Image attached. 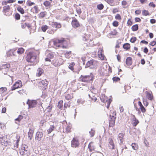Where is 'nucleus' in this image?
I'll list each match as a JSON object with an SVG mask.
<instances>
[{
  "mask_svg": "<svg viewBox=\"0 0 156 156\" xmlns=\"http://www.w3.org/2000/svg\"><path fill=\"white\" fill-rule=\"evenodd\" d=\"M115 18L116 19L118 20H121V16L119 14H117L115 16Z\"/></svg>",
  "mask_w": 156,
  "mask_h": 156,
  "instance_id": "nucleus-51",
  "label": "nucleus"
},
{
  "mask_svg": "<svg viewBox=\"0 0 156 156\" xmlns=\"http://www.w3.org/2000/svg\"><path fill=\"white\" fill-rule=\"evenodd\" d=\"M63 101L62 100L60 101L58 103V108L61 109L62 108L63 106Z\"/></svg>",
  "mask_w": 156,
  "mask_h": 156,
  "instance_id": "nucleus-30",
  "label": "nucleus"
},
{
  "mask_svg": "<svg viewBox=\"0 0 156 156\" xmlns=\"http://www.w3.org/2000/svg\"><path fill=\"white\" fill-rule=\"evenodd\" d=\"M150 23L152 24L155 23L156 22V20L154 19H151L150 21Z\"/></svg>",
  "mask_w": 156,
  "mask_h": 156,
  "instance_id": "nucleus-64",
  "label": "nucleus"
},
{
  "mask_svg": "<svg viewBox=\"0 0 156 156\" xmlns=\"http://www.w3.org/2000/svg\"><path fill=\"white\" fill-rule=\"evenodd\" d=\"M90 134V137H93L95 134V131L92 129H91V131L89 132Z\"/></svg>",
  "mask_w": 156,
  "mask_h": 156,
  "instance_id": "nucleus-38",
  "label": "nucleus"
},
{
  "mask_svg": "<svg viewBox=\"0 0 156 156\" xmlns=\"http://www.w3.org/2000/svg\"><path fill=\"white\" fill-rule=\"evenodd\" d=\"M10 67V65L9 64H2L0 67V70H2L5 69H6L7 70H9Z\"/></svg>",
  "mask_w": 156,
  "mask_h": 156,
  "instance_id": "nucleus-12",
  "label": "nucleus"
},
{
  "mask_svg": "<svg viewBox=\"0 0 156 156\" xmlns=\"http://www.w3.org/2000/svg\"><path fill=\"white\" fill-rule=\"evenodd\" d=\"M47 56L50 59H51L53 58L54 55L52 53H50L48 54Z\"/></svg>",
  "mask_w": 156,
  "mask_h": 156,
  "instance_id": "nucleus-49",
  "label": "nucleus"
},
{
  "mask_svg": "<svg viewBox=\"0 0 156 156\" xmlns=\"http://www.w3.org/2000/svg\"><path fill=\"white\" fill-rule=\"evenodd\" d=\"M2 145L5 146H7L8 145H11V143L10 142H9V141H8V140H7V142L5 143L4 144L3 143Z\"/></svg>",
  "mask_w": 156,
  "mask_h": 156,
  "instance_id": "nucleus-52",
  "label": "nucleus"
},
{
  "mask_svg": "<svg viewBox=\"0 0 156 156\" xmlns=\"http://www.w3.org/2000/svg\"><path fill=\"white\" fill-rule=\"evenodd\" d=\"M71 144L72 147H78L79 145L78 140L74 138L71 141Z\"/></svg>",
  "mask_w": 156,
  "mask_h": 156,
  "instance_id": "nucleus-8",
  "label": "nucleus"
},
{
  "mask_svg": "<svg viewBox=\"0 0 156 156\" xmlns=\"http://www.w3.org/2000/svg\"><path fill=\"white\" fill-rule=\"evenodd\" d=\"M108 140L109 141V148L111 149H115V147L112 139L111 138H109Z\"/></svg>",
  "mask_w": 156,
  "mask_h": 156,
  "instance_id": "nucleus-11",
  "label": "nucleus"
},
{
  "mask_svg": "<svg viewBox=\"0 0 156 156\" xmlns=\"http://www.w3.org/2000/svg\"><path fill=\"white\" fill-rule=\"evenodd\" d=\"M112 100L109 98L108 99V101L107 100H106V102L107 103V108H108L109 107L112 101Z\"/></svg>",
  "mask_w": 156,
  "mask_h": 156,
  "instance_id": "nucleus-28",
  "label": "nucleus"
},
{
  "mask_svg": "<svg viewBox=\"0 0 156 156\" xmlns=\"http://www.w3.org/2000/svg\"><path fill=\"white\" fill-rule=\"evenodd\" d=\"M47 14V13L46 12H42L38 14V16L39 18H42L44 17Z\"/></svg>",
  "mask_w": 156,
  "mask_h": 156,
  "instance_id": "nucleus-20",
  "label": "nucleus"
},
{
  "mask_svg": "<svg viewBox=\"0 0 156 156\" xmlns=\"http://www.w3.org/2000/svg\"><path fill=\"white\" fill-rule=\"evenodd\" d=\"M112 80L114 82H117L120 80V78L118 77H114L112 78Z\"/></svg>",
  "mask_w": 156,
  "mask_h": 156,
  "instance_id": "nucleus-37",
  "label": "nucleus"
},
{
  "mask_svg": "<svg viewBox=\"0 0 156 156\" xmlns=\"http://www.w3.org/2000/svg\"><path fill=\"white\" fill-rule=\"evenodd\" d=\"M88 148L89 149V151L90 152L94 151L95 148V147L94 145H91V143H89V144Z\"/></svg>",
  "mask_w": 156,
  "mask_h": 156,
  "instance_id": "nucleus-22",
  "label": "nucleus"
},
{
  "mask_svg": "<svg viewBox=\"0 0 156 156\" xmlns=\"http://www.w3.org/2000/svg\"><path fill=\"white\" fill-rule=\"evenodd\" d=\"M133 24V22L131 21L130 19H129L127 21V24L128 26H131Z\"/></svg>",
  "mask_w": 156,
  "mask_h": 156,
  "instance_id": "nucleus-57",
  "label": "nucleus"
},
{
  "mask_svg": "<svg viewBox=\"0 0 156 156\" xmlns=\"http://www.w3.org/2000/svg\"><path fill=\"white\" fill-rule=\"evenodd\" d=\"M142 14L143 15L145 16L150 15V13L148 12V11L146 10H143L142 12Z\"/></svg>",
  "mask_w": 156,
  "mask_h": 156,
  "instance_id": "nucleus-27",
  "label": "nucleus"
},
{
  "mask_svg": "<svg viewBox=\"0 0 156 156\" xmlns=\"http://www.w3.org/2000/svg\"><path fill=\"white\" fill-rule=\"evenodd\" d=\"M72 25L73 27L75 28H76L80 26V24L77 20L74 18L72 22Z\"/></svg>",
  "mask_w": 156,
  "mask_h": 156,
  "instance_id": "nucleus-10",
  "label": "nucleus"
},
{
  "mask_svg": "<svg viewBox=\"0 0 156 156\" xmlns=\"http://www.w3.org/2000/svg\"><path fill=\"white\" fill-rule=\"evenodd\" d=\"M149 6L152 7L153 8H154L155 7L156 5L155 4H154L153 2H151L149 4Z\"/></svg>",
  "mask_w": 156,
  "mask_h": 156,
  "instance_id": "nucleus-59",
  "label": "nucleus"
},
{
  "mask_svg": "<svg viewBox=\"0 0 156 156\" xmlns=\"http://www.w3.org/2000/svg\"><path fill=\"white\" fill-rule=\"evenodd\" d=\"M131 146L133 149L134 150H136L138 149V146L137 144L135 143H132Z\"/></svg>",
  "mask_w": 156,
  "mask_h": 156,
  "instance_id": "nucleus-25",
  "label": "nucleus"
},
{
  "mask_svg": "<svg viewBox=\"0 0 156 156\" xmlns=\"http://www.w3.org/2000/svg\"><path fill=\"white\" fill-rule=\"evenodd\" d=\"M22 155H24L25 154H26V153H25V151H27V150H26L25 147H23L22 149Z\"/></svg>",
  "mask_w": 156,
  "mask_h": 156,
  "instance_id": "nucleus-55",
  "label": "nucleus"
},
{
  "mask_svg": "<svg viewBox=\"0 0 156 156\" xmlns=\"http://www.w3.org/2000/svg\"><path fill=\"white\" fill-rule=\"evenodd\" d=\"M104 5L102 4H99L97 5L98 9L99 10L102 9L104 8Z\"/></svg>",
  "mask_w": 156,
  "mask_h": 156,
  "instance_id": "nucleus-32",
  "label": "nucleus"
},
{
  "mask_svg": "<svg viewBox=\"0 0 156 156\" xmlns=\"http://www.w3.org/2000/svg\"><path fill=\"white\" fill-rule=\"evenodd\" d=\"M133 116L134 118H133V124L134 126H136L139 123V121L138 120L136 119L134 115H133Z\"/></svg>",
  "mask_w": 156,
  "mask_h": 156,
  "instance_id": "nucleus-18",
  "label": "nucleus"
},
{
  "mask_svg": "<svg viewBox=\"0 0 156 156\" xmlns=\"http://www.w3.org/2000/svg\"><path fill=\"white\" fill-rule=\"evenodd\" d=\"M22 86V83L21 81H18L16 82L11 87V90H14L16 89L21 87Z\"/></svg>",
  "mask_w": 156,
  "mask_h": 156,
  "instance_id": "nucleus-6",
  "label": "nucleus"
},
{
  "mask_svg": "<svg viewBox=\"0 0 156 156\" xmlns=\"http://www.w3.org/2000/svg\"><path fill=\"white\" fill-rule=\"evenodd\" d=\"M17 10L19 11L21 14H23L25 13V11L21 7V6H19L17 8Z\"/></svg>",
  "mask_w": 156,
  "mask_h": 156,
  "instance_id": "nucleus-21",
  "label": "nucleus"
},
{
  "mask_svg": "<svg viewBox=\"0 0 156 156\" xmlns=\"http://www.w3.org/2000/svg\"><path fill=\"white\" fill-rule=\"evenodd\" d=\"M37 55L33 51L29 52L27 55L26 60L29 62H33L36 59Z\"/></svg>",
  "mask_w": 156,
  "mask_h": 156,
  "instance_id": "nucleus-1",
  "label": "nucleus"
},
{
  "mask_svg": "<svg viewBox=\"0 0 156 156\" xmlns=\"http://www.w3.org/2000/svg\"><path fill=\"white\" fill-rule=\"evenodd\" d=\"M50 2L48 1H46L44 3V5L46 7H48L50 5Z\"/></svg>",
  "mask_w": 156,
  "mask_h": 156,
  "instance_id": "nucleus-41",
  "label": "nucleus"
},
{
  "mask_svg": "<svg viewBox=\"0 0 156 156\" xmlns=\"http://www.w3.org/2000/svg\"><path fill=\"white\" fill-rule=\"evenodd\" d=\"M34 9L35 10V12H33L34 13H37L39 11V10L38 9V6L37 5H36V6H35L33 8H32L31 9V11H32V10L33 9Z\"/></svg>",
  "mask_w": 156,
  "mask_h": 156,
  "instance_id": "nucleus-24",
  "label": "nucleus"
},
{
  "mask_svg": "<svg viewBox=\"0 0 156 156\" xmlns=\"http://www.w3.org/2000/svg\"><path fill=\"white\" fill-rule=\"evenodd\" d=\"M7 88L6 87H2L0 88V94H2L5 92L7 90Z\"/></svg>",
  "mask_w": 156,
  "mask_h": 156,
  "instance_id": "nucleus-31",
  "label": "nucleus"
},
{
  "mask_svg": "<svg viewBox=\"0 0 156 156\" xmlns=\"http://www.w3.org/2000/svg\"><path fill=\"white\" fill-rule=\"evenodd\" d=\"M149 45H150L151 46H154V45H156V41L154 40V41H152L149 44Z\"/></svg>",
  "mask_w": 156,
  "mask_h": 156,
  "instance_id": "nucleus-56",
  "label": "nucleus"
},
{
  "mask_svg": "<svg viewBox=\"0 0 156 156\" xmlns=\"http://www.w3.org/2000/svg\"><path fill=\"white\" fill-rule=\"evenodd\" d=\"M65 40L63 38H61L60 39H58L54 41V44L58 47H61V45L59 44H62L65 41Z\"/></svg>",
  "mask_w": 156,
  "mask_h": 156,
  "instance_id": "nucleus-7",
  "label": "nucleus"
},
{
  "mask_svg": "<svg viewBox=\"0 0 156 156\" xmlns=\"http://www.w3.org/2000/svg\"><path fill=\"white\" fill-rule=\"evenodd\" d=\"M37 104L36 100H30L28 99L27 102V104L28 105L29 108L35 107Z\"/></svg>",
  "mask_w": 156,
  "mask_h": 156,
  "instance_id": "nucleus-5",
  "label": "nucleus"
},
{
  "mask_svg": "<svg viewBox=\"0 0 156 156\" xmlns=\"http://www.w3.org/2000/svg\"><path fill=\"white\" fill-rule=\"evenodd\" d=\"M96 61L93 59L87 62L85 66V67L86 68L89 67V68L90 69H94L96 66Z\"/></svg>",
  "mask_w": 156,
  "mask_h": 156,
  "instance_id": "nucleus-4",
  "label": "nucleus"
},
{
  "mask_svg": "<svg viewBox=\"0 0 156 156\" xmlns=\"http://www.w3.org/2000/svg\"><path fill=\"white\" fill-rule=\"evenodd\" d=\"M139 28V26L138 24H136L133 25L131 27L132 30L134 31H137Z\"/></svg>",
  "mask_w": 156,
  "mask_h": 156,
  "instance_id": "nucleus-23",
  "label": "nucleus"
},
{
  "mask_svg": "<svg viewBox=\"0 0 156 156\" xmlns=\"http://www.w3.org/2000/svg\"><path fill=\"white\" fill-rule=\"evenodd\" d=\"M16 51V50L14 49H10L6 53L8 57H10L12 55L15 56L14 52Z\"/></svg>",
  "mask_w": 156,
  "mask_h": 156,
  "instance_id": "nucleus-13",
  "label": "nucleus"
},
{
  "mask_svg": "<svg viewBox=\"0 0 156 156\" xmlns=\"http://www.w3.org/2000/svg\"><path fill=\"white\" fill-rule=\"evenodd\" d=\"M62 27L61 24L57 22V23H55V27L56 28H60Z\"/></svg>",
  "mask_w": 156,
  "mask_h": 156,
  "instance_id": "nucleus-44",
  "label": "nucleus"
},
{
  "mask_svg": "<svg viewBox=\"0 0 156 156\" xmlns=\"http://www.w3.org/2000/svg\"><path fill=\"white\" fill-rule=\"evenodd\" d=\"M20 15L18 13H16L15 15V18L17 20H18L20 19Z\"/></svg>",
  "mask_w": 156,
  "mask_h": 156,
  "instance_id": "nucleus-45",
  "label": "nucleus"
},
{
  "mask_svg": "<svg viewBox=\"0 0 156 156\" xmlns=\"http://www.w3.org/2000/svg\"><path fill=\"white\" fill-rule=\"evenodd\" d=\"M55 23H57V22H51L50 24L53 27H55Z\"/></svg>",
  "mask_w": 156,
  "mask_h": 156,
  "instance_id": "nucleus-63",
  "label": "nucleus"
},
{
  "mask_svg": "<svg viewBox=\"0 0 156 156\" xmlns=\"http://www.w3.org/2000/svg\"><path fill=\"white\" fill-rule=\"evenodd\" d=\"M76 11L78 14L79 15L82 12V11H81L80 8L79 9H76Z\"/></svg>",
  "mask_w": 156,
  "mask_h": 156,
  "instance_id": "nucleus-61",
  "label": "nucleus"
},
{
  "mask_svg": "<svg viewBox=\"0 0 156 156\" xmlns=\"http://www.w3.org/2000/svg\"><path fill=\"white\" fill-rule=\"evenodd\" d=\"M27 4L29 6H31L33 5H34L35 3L34 2H32L31 1H30V0H28L27 2Z\"/></svg>",
  "mask_w": 156,
  "mask_h": 156,
  "instance_id": "nucleus-47",
  "label": "nucleus"
},
{
  "mask_svg": "<svg viewBox=\"0 0 156 156\" xmlns=\"http://www.w3.org/2000/svg\"><path fill=\"white\" fill-rule=\"evenodd\" d=\"M94 79V76L92 73H90V75L83 76L81 75L79 78L82 81L84 82H87L89 81L93 80Z\"/></svg>",
  "mask_w": 156,
  "mask_h": 156,
  "instance_id": "nucleus-2",
  "label": "nucleus"
},
{
  "mask_svg": "<svg viewBox=\"0 0 156 156\" xmlns=\"http://www.w3.org/2000/svg\"><path fill=\"white\" fill-rule=\"evenodd\" d=\"M71 51H66V52H65V55L66 56H68L69 55L71 54Z\"/></svg>",
  "mask_w": 156,
  "mask_h": 156,
  "instance_id": "nucleus-58",
  "label": "nucleus"
},
{
  "mask_svg": "<svg viewBox=\"0 0 156 156\" xmlns=\"http://www.w3.org/2000/svg\"><path fill=\"white\" fill-rule=\"evenodd\" d=\"M65 97L66 99L68 100L71 99L73 98L72 96L71 95L69 94H68L66 95Z\"/></svg>",
  "mask_w": 156,
  "mask_h": 156,
  "instance_id": "nucleus-35",
  "label": "nucleus"
},
{
  "mask_svg": "<svg viewBox=\"0 0 156 156\" xmlns=\"http://www.w3.org/2000/svg\"><path fill=\"white\" fill-rule=\"evenodd\" d=\"M34 133V130L30 128L29 129V131L28 132V134L30 135H33Z\"/></svg>",
  "mask_w": 156,
  "mask_h": 156,
  "instance_id": "nucleus-53",
  "label": "nucleus"
},
{
  "mask_svg": "<svg viewBox=\"0 0 156 156\" xmlns=\"http://www.w3.org/2000/svg\"><path fill=\"white\" fill-rule=\"evenodd\" d=\"M140 108L142 112H146V109L143 106L140 107Z\"/></svg>",
  "mask_w": 156,
  "mask_h": 156,
  "instance_id": "nucleus-54",
  "label": "nucleus"
},
{
  "mask_svg": "<svg viewBox=\"0 0 156 156\" xmlns=\"http://www.w3.org/2000/svg\"><path fill=\"white\" fill-rule=\"evenodd\" d=\"M136 40V37H132L130 40V41L132 43H134Z\"/></svg>",
  "mask_w": 156,
  "mask_h": 156,
  "instance_id": "nucleus-48",
  "label": "nucleus"
},
{
  "mask_svg": "<svg viewBox=\"0 0 156 156\" xmlns=\"http://www.w3.org/2000/svg\"><path fill=\"white\" fill-rule=\"evenodd\" d=\"M7 139H6L5 138H3L2 137H1V138H0V142H1V144L2 145L3 143L4 144L5 143L7 142Z\"/></svg>",
  "mask_w": 156,
  "mask_h": 156,
  "instance_id": "nucleus-34",
  "label": "nucleus"
},
{
  "mask_svg": "<svg viewBox=\"0 0 156 156\" xmlns=\"http://www.w3.org/2000/svg\"><path fill=\"white\" fill-rule=\"evenodd\" d=\"M117 33V32L115 30H114L113 31H111L110 33V35H116Z\"/></svg>",
  "mask_w": 156,
  "mask_h": 156,
  "instance_id": "nucleus-50",
  "label": "nucleus"
},
{
  "mask_svg": "<svg viewBox=\"0 0 156 156\" xmlns=\"http://www.w3.org/2000/svg\"><path fill=\"white\" fill-rule=\"evenodd\" d=\"M116 115V113L115 112H113L112 115H110L109 116L110 119L109 120V127L113 126L115 125V120L116 119V117L115 116Z\"/></svg>",
  "mask_w": 156,
  "mask_h": 156,
  "instance_id": "nucleus-3",
  "label": "nucleus"
},
{
  "mask_svg": "<svg viewBox=\"0 0 156 156\" xmlns=\"http://www.w3.org/2000/svg\"><path fill=\"white\" fill-rule=\"evenodd\" d=\"M130 44L128 43H125L123 45V48L127 50L130 49Z\"/></svg>",
  "mask_w": 156,
  "mask_h": 156,
  "instance_id": "nucleus-17",
  "label": "nucleus"
},
{
  "mask_svg": "<svg viewBox=\"0 0 156 156\" xmlns=\"http://www.w3.org/2000/svg\"><path fill=\"white\" fill-rule=\"evenodd\" d=\"M113 26L115 27H117L119 25V22L117 21H114L112 23Z\"/></svg>",
  "mask_w": 156,
  "mask_h": 156,
  "instance_id": "nucleus-46",
  "label": "nucleus"
},
{
  "mask_svg": "<svg viewBox=\"0 0 156 156\" xmlns=\"http://www.w3.org/2000/svg\"><path fill=\"white\" fill-rule=\"evenodd\" d=\"M48 28V26L46 25L42 26L41 27L42 31L44 32H45Z\"/></svg>",
  "mask_w": 156,
  "mask_h": 156,
  "instance_id": "nucleus-36",
  "label": "nucleus"
},
{
  "mask_svg": "<svg viewBox=\"0 0 156 156\" xmlns=\"http://www.w3.org/2000/svg\"><path fill=\"white\" fill-rule=\"evenodd\" d=\"M43 136V133L40 131H38L36 134L35 139L38 141H40L42 139Z\"/></svg>",
  "mask_w": 156,
  "mask_h": 156,
  "instance_id": "nucleus-9",
  "label": "nucleus"
},
{
  "mask_svg": "<svg viewBox=\"0 0 156 156\" xmlns=\"http://www.w3.org/2000/svg\"><path fill=\"white\" fill-rule=\"evenodd\" d=\"M135 21L136 22H140L141 21V20L139 17H136L135 18Z\"/></svg>",
  "mask_w": 156,
  "mask_h": 156,
  "instance_id": "nucleus-62",
  "label": "nucleus"
},
{
  "mask_svg": "<svg viewBox=\"0 0 156 156\" xmlns=\"http://www.w3.org/2000/svg\"><path fill=\"white\" fill-rule=\"evenodd\" d=\"M123 136L124 135L122 133H120L118 135V137L119 139H120V141L121 143H122L123 142L122 139H123Z\"/></svg>",
  "mask_w": 156,
  "mask_h": 156,
  "instance_id": "nucleus-29",
  "label": "nucleus"
},
{
  "mask_svg": "<svg viewBox=\"0 0 156 156\" xmlns=\"http://www.w3.org/2000/svg\"><path fill=\"white\" fill-rule=\"evenodd\" d=\"M143 104L145 106H147L148 105V102L145 100H143Z\"/></svg>",
  "mask_w": 156,
  "mask_h": 156,
  "instance_id": "nucleus-60",
  "label": "nucleus"
},
{
  "mask_svg": "<svg viewBox=\"0 0 156 156\" xmlns=\"http://www.w3.org/2000/svg\"><path fill=\"white\" fill-rule=\"evenodd\" d=\"M75 65L74 62H72L71 64H70L69 66V68L72 70H73V66L74 65Z\"/></svg>",
  "mask_w": 156,
  "mask_h": 156,
  "instance_id": "nucleus-42",
  "label": "nucleus"
},
{
  "mask_svg": "<svg viewBox=\"0 0 156 156\" xmlns=\"http://www.w3.org/2000/svg\"><path fill=\"white\" fill-rule=\"evenodd\" d=\"M56 127L54 125H51L49 129L47 130V132L48 134L50 133L53 131L55 129Z\"/></svg>",
  "mask_w": 156,
  "mask_h": 156,
  "instance_id": "nucleus-15",
  "label": "nucleus"
},
{
  "mask_svg": "<svg viewBox=\"0 0 156 156\" xmlns=\"http://www.w3.org/2000/svg\"><path fill=\"white\" fill-rule=\"evenodd\" d=\"M147 98L150 100H152L153 98L152 95L149 93H148L147 94Z\"/></svg>",
  "mask_w": 156,
  "mask_h": 156,
  "instance_id": "nucleus-33",
  "label": "nucleus"
},
{
  "mask_svg": "<svg viewBox=\"0 0 156 156\" xmlns=\"http://www.w3.org/2000/svg\"><path fill=\"white\" fill-rule=\"evenodd\" d=\"M126 64L128 66L131 65L132 63V59L131 57H127L126 61Z\"/></svg>",
  "mask_w": 156,
  "mask_h": 156,
  "instance_id": "nucleus-14",
  "label": "nucleus"
},
{
  "mask_svg": "<svg viewBox=\"0 0 156 156\" xmlns=\"http://www.w3.org/2000/svg\"><path fill=\"white\" fill-rule=\"evenodd\" d=\"M10 9V7L8 5L7 6H4L3 7V10L6 11L9 10Z\"/></svg>",
  "mask_w": 156,
  "mask_h": 156,
  "instance_id": "nucleus-43",
  "label": "nucleus"
},
{
  "mask_svg": "<svg viewBox=\"0 0 156 156\" xmlns=\"http://www.w3.org/2000/svg\"><path fill=\"white\" fill-rule=\"evenodd\" d=\"M24 51V49L22 48H19L17 52L18 54H21L23 53Z\"/></svg>",
  "mask_w": 156,
  "mask_h": 156,
  "instance_id": "nucleus-26",
  "label": "nucleus"
},
{
  "mask_svg": "<svg viewBox=\"0 0 156 156\" xmlns=\"http://www.w3.org/2000/svg\"><path fill=\"white\" fill-rule=\"evenodd\" d=\"M52 108V105H49L46 108V110L48 112H51V110Z\"/></svg>",
  "mask_w": 156,
  "mask_h": 156,
  "instance_id": "nucleus-39",
  "label": "nucleus"
},
{
  "mask_svg": "<svg viewBox=\"0 0 156 156\" xmlns=\"http://www.w3.org/2000/svg\"><path fill=\"white\" fill-rule=\"evenodd\" d=\"M40 84H42L43 86V88L45 89H46L47 87L48 84L47 81L45 80L42 81L40 83Z\"/></svg>",
  "mask_w": 156,
  "mask_h": 156,
  "instance_id": "nucleus-16",
  "label": "nucleus"
},
{
  "mask_svg": "<svg viewBox=\"0 0 156 156\" xmlns=\"http://www.w3.org/2000/svg\"><path fill=\"white\" fill-rule=\"evenodd\" d=\"M43 72L44 71L42 69L39 68L37 70V74L38 75V76H40L43 73Z\"/></svg>",
  "mask_w": 156,
  "mask_h": 156,
  "instance_id": "nucleus-19",
  "label": "nucleus"
},
{
  "mask_svg": "<svg viewBox=\"0 0 156 156\" xmlns=\"http://www.w3.org/2000/svg\"><path fill=\"white\" fill-rule=\"evenodd\" d=\"M23 118V116L20 115H19L18 117V118H16V119H15V120L16 121H18L19 122H20V121H21V120Z\"/></svg>",
  "mask_w": 156,
  "mask_h": 156,
  "instance_id": "nucleus-40",
  "label": "nucleus"
}]
</instances>
